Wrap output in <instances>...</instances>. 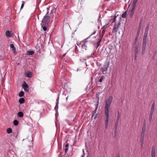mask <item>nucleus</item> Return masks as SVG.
Here are the masks:
<instances>
[{
	"label": "nucleus",
	"instance_id": "f257e3e1",
	"mask_svg": "<svg viewBox=\"0 0 157 157\" xmlns=\"http://www.w3.org/2000/svg\"><path fill=\"white\" fill-rule=\"evenodd\" d=\"M113 99V97L112 96H110L105 101V125L106 129L107 128L108 126L109 118V108L112 101Z\"/></svg>",
	"mask_w": 157,
	"mask_h": 157
},
{
	"label": "nucleus",
	"instance_id": "f03ea898",
	"mask_svg": "<svg viewBox=\"0 0 157 157\" xmlns=\"http://www.w3.org/2000/svg\"><path fill=\"white\" fill-rule=\"evenodd\" d=\"M139 46L138 43H137V40H134V48L135 49V56L134 58L136 60L138 55V47Z\"/></svg>",
	"mask_w": 157,
	"mask_h": 157
},
{
	"label": "nucleus",
	"instance_id": "7ed1b4c3",
	"mask_svg": "<svg viewBox=\"0 0 157 157\" xmlns=\"http://www.w3.org/2000/svg\"><path fill=\"white\" fill-rule=\"evenodd\" d=\"M138 1V0H133L132 4V8L130 12V16L131 18H132L133 15L134 11L136 7V4Z\"/></svg>",
	"mask_w": 157,
	"mask_h": 157
},
{
	"label": "nucleus",
	"instance_id": "20e7f679",
	"mask_svg": "<svg viewBox=\"0 0 157 157\" xmlns=\"http://www.w3.org/2000/svg\"><path fill=\"white\" fill-rule=\"evenodd\" d=\"M48 11L47 12L46 15L44 17L42 21V23L43 25H47L49 22V17L47 16V14L48 13Z\"/></svg>",
	"mask_w": 157,
	"mask_h": 157
},
{
	"label": "nucleus",
	"instance_id": "39448f33",
	"mask_svg": "<svg viewBox=\"0 0 157 157\" xmlns=\"http://www.w3.org/2000/svg\"><path fill=\"white\" fill-rule=\"evenodd\" d=\"M121 23L120 22L116 23L114 25L113 28L112 30V33H116L118 30V29L120 26Z\"/></svg>",
	"mask_w": 157,
	"mask_h": 157
},
{
	"label": "nucleus",
	"instance_id": "423d86ee",
	"mask_svg": "<svg viewBox=\"0 0 157 157\" xmlns=\"http://www.w3.org/2000/svg\"><path fill=\"white\" fill-rule=\"evenodd\" d=\"M155 106V103L154 102L152 104L151 107L150 112V121H151L152 118V115L154 110V108Z\"/></svg>",
	"mask_w": 157,
	"mask_h": 157
},
{
	"label": "nucleus",
	"instance_id": "0eeeda50",
	"mask_svg": "<svg viewBox=\"0 0 157 157\" xmlns=\"http://www.w3.org/2000/svg\"><path fill=\"white\" fill-rule=\"evenodd\" d=\"M146 124L145 122H144V125L142 128L141 136H144L145 135V132L146 130Z\"/></svg>",
	"mask_w": 157,
	"mask_h": 157
},
{
	"label": "nucleus",
	"instance_id": "6e6552de",
	"mask_svg": "<svg viewBox=\"0 0 157 157\" xmlns=\"http://www.w3.org/2000/svg\"><path fill=\"white\" fill-rule=\"evenodd\" d=\"M96 31H94L89 37H87L86 39L85 40H83L81 42H80V43H77V45H80L81 44H83L84 42H85V41L87 40V39H88L92 35H94L95 33H96Z\"/></svg>",
	"mask_w": 157,
	"mask_h": 157
},
{
	"label": "nucleus",
	"instance_id": "1a4fd4ad",
	"mask_svg": "<svg viewBox=\"0 0 157 157\" xmlns=\"http://www.w3.org/2000/svg\"><path fill=\"white\" fill-rule=\"evenodd\" d=\"M87 42V41H86V40L84 43L82 44V48L83 51L86 50H87V44H86V42Z\"/></svg>",
	"mask_w": 157,
	"mask_h": 157
},
{
	"label": "nucleus",
	"instance_id": "9d476101",
	"mask_svg": "<svg viewBox=\"0 0 157 157\" xmlns=\"http://www.w3.org/2000/svg\"><path fill=\"white\" fill-rule=\"evenodd\" d=\"M118 122H119V121H116V122L115 123V129L114 132V135H115L114 136H116V134L117 133V126H118Z\"/></svg>",
	"mask_w": 157,
	"mask_h": 157
},
{
	"label": "nucleus",
	"instance_id": "9b49d317",
	"mask_svg": "<svg viewBox=\"0 0 157 157\" xmlns=\"http://www.w3.org/2000/svg\"><path fill=\"white\" fill-rule=\"evenodd\" d=\"M102 38H101L99 39L98 40V41L96 43H95L94 44V46H96V49H97L98 47L100 45V43L101 41Z\"/></svg>",
	"mask_w": 157,
	"mask_h": 157
},
{
	"label": "nucleus",
	"instance_id": "f8f14e48",
	"mask_svg": "<svg viewBox=\"0 0 157 157\" xmlns=\"http://www.w3.org/2000/svg\"><path fill=\"white\" fill-rule=\"evenodd\" d=\"M151 157H155V149L154 147H152V148Z\"/></svg>",
	"mask_w": 157,
	"mask_h": 157
},
{
	"label": "nucleus",
	"instance_id": "ddd939ff",
	"mask_svg": "<svg viewBox=\"0 0 157 157\" xmlns=\"http://www.w3.org/2000/svg\"><path fill=\"white\" fill-rule=\"evenodd\" d=\"M110 22H111V23H114L116 21V18L117 17V16L116 15L113 16V17H111Z\"/></svg>",
	"mask_w": 157,
	"mask_h": 157
},
{
	"label": "nucleus",
	"instance_id": "4468645a",
	"mask_svg": "<svg viewBox=\"0 0 157 157\" xmlns=\"http://www.w3.org/2000/svg\"><path fill=\"white\" fill-rule=\"evenodd\" d=\"M25 74L26 77L31 78L32 76V73L30 71H27Z\"/></svg>",
	"mask_w": 157,
	"mask_h": 157
},
{
	"label": "nucleus",
	"instance_id": "2eb2a0df",
	"mask_svg": "<svg viewBox=\"0 0 157 157\" xmlns=\"http://www.w3.org/2000/svg\"><path fill=\"white\" fill-rule=\"evenodd\" d=\"M107 67H103L101 69V72L103 74H105L107 71Z\"/></svg>",
	"mask_w": 157,
	"mask_h": 157
},
{
	"label": "nucleus",
	"instance_id": "dca6fc26",
	"mask_svg": "<svg viewBox=\"0 0 157 157\" xmlns=\"http://www.w3.org/2000/svg\"><path fill=\"white\" fill-rule=\"evenodd\" d=\"M144 139V136H141L140 139V143L141 144V146L142 147L143 144V141Z\"/></svg>",
	"mask_w": 157,
	"mask_h": 157
},
{
	"label": "nucleus",
	"instance_id": "f3484780",
	"mask_svg": "<svg viewBox=\"0 0 157 157\" xmlns=\"http://www.w3.org/2000/svg\"><path fill=\"white\" fill-rule=\"evenodd\" d=\"M22 86L24 89H25L26 88H28L29 87L28 85L25 81L23 83L22 85Z\"/></svg>",
	"mask_w": 157,
	"mask_h": 157
},
{
	"label": "nucleus",
	"instance_id": "a211bd4d",
	"mask_svg": "<svg viewBox=\"0 0 157 157\" xmlns=\"http://www.w3.org/2000/svg\"><path fill=\"white\" fill-rule=\"evenodd\" d=\"M128 11V9L125 11L122 14L121 17L123 18H126L127 17V12Z\"/></svg>",
	"mask_w": 157,
	"mask_h": 157
},
{
	"label": "nucleus",
	"instance_id": "6ab92c4d",
	"mask_svg": "<svg viewBox=\"0 0 157 157\" xmlns=\"http://www.w3.org/2000/svg\"><path fill=\"white\" fill-rule=\"evenodd\" d=\"M10 47L12 49L13 51L14 52L16 51V48L13 44H10Z\"/></svg>",
	"mask_w": 157,
	"mask_h": 157
},
{
	"label": "nucleus",
	"instance_id": "aec40b11",
	"mask_svg": "<svg viewBox=\"0 0 157 157\" xmlns=\"http://www.w3.org/2000/svg\"><path fill=\"white\" fill-rule=\"evenodd\" d=\"M34 52L33 51H28L27 52V55H32L34 54Z\"/></svg>",
	"mask_w": 157,
	"mask_h": 157
},
{
	"label": "nucleus",
	"instance_id": "412c9836",
	"mask_svg": "<svg viewBox=\"0 0 157 157\" xmlns=\"http://www.w3.org/2000/svg\"><path fill=\"white\" fill-rule=\"evenodd\" d=\"M98 106L97 105L96 107V108H95V109L94 110L93 112V113H92V118H93V117L96 114V112H97V109H98Z\"/></svg>",
	"mask_w": 157,
	"mask_h": 157
},
{
	"label": "nucleus",
	"instance_id": "4be33fe9",
	"mask_svg": "<svg viewBox=\"0 0 157 157\" xmlns=\"http://www.w3.org/2000/svg\"><path fill=\"white\" fill-rule=\"evenodd\" d=\"M19 101L20 104H22L24 102L25 99L23 98H21L19 99Z\"/></svg>",
	"mask_w": 157,
	"mask_h": 157
},
{
	"label": "nucleus",
	"instance_id": "5701e85b",
	"mask_svg": "<svg viewBox=\"0 0 157 157\" xmlns=\"http://www.w3.org/2000/svg\"><path fill=\"white\" fill-rule=\"evenodd\" d=\"M24 115L23 113L21 111L19 112L18 113V116L19 117H23Z\"/></svg>",
	"mask_w": 157,
	"mask_h": 157
},
{
	"label": "nucleus",
	"instance_id": "b1692460",
	"mask_svg": "<svg viewBox=\"0 0 157 157\" xmlns=\"http://www.w3.org/2000/svg\"><path fill=\"white\" fill-rule=\"evenodd\" d=\"M24 95V92L23 91H21L19 94V97H22Z\"/></svg>",
	"mask_w": 157,
	"mask_h": 157
},
{
	"label": "nucleus",
	"instance_id": "393cba45",
	"mask_svg": "<svg viewBox=\"0 0 157 157\" xmlns=\"http://www.w3.org/2000/svg\"><path fill=\"white\" fill-rule=\"evenodd\" d=\"M8 134H10L12 132V129L10 128H8L6 130Z\"/></svg>",
	"mask_w": 157,
	"mask_h": 157
},
{
	"label": "nucleus",
	"instance_id": "a878e982",
	"mask_svg": "<svg viewBox=\"0 0 157 157\" xmlns=\"http://www.w3.org/2000/svg\"><path fill=\"white\" fill-rule=\"evenodd\" d=\"M120 116H121L120 113L119 112H118L116 121H119L120 119Z\"/></svg>",
	"mask_w": 157,
	"mask_h": 157
},
{
	"label": "nucleus",
	"instance_id": "bb28decb",
	"mask_svg": "<svg viewBox=\"0 0 157 157\" xmlns=\"http://www.w3.org/2000/svg\"><path fill=\"white\" fill-rule=\"evenodd\" d=\"M13 124L15 126H17L18 124V121L17 120H14L13 121Z\"/></svg>",
	"mask_w": 157,
	"mask_h": 157
},
{
	"label": "nucleus",
	"instance_id": "cd10ccee",
	"mask_svg": "<svg viewBox=\"0 0 157 157\" xmlns=\"http://www.w3.org/2000/svg\"><path fill=\"white\" fill-rule=\"evenodd\" d=\"M146 46H142V53L144 54L145 52Z\"/></svg>",
	"mask_w": 157,
	"mask_h": 157
},
{
	"label": "nucleus",
	"instance_id": "c85d7f7f",
	"mask_svg": "<svg viewBox=\"0 0 157 157\" xmlns=\"http://www.w3.org/2000/svg\"><path fill=\"white\" fill-rule=\"evenodd\" d=\"M6 35L7 36H10V32L9 30H6Z\"/></svg>",
	"mask_w": 157,
	"mask_h": 157
},
{
	"label": "nucleus",
	"instance_id": "c756f323",
	"mask_svg": "<svg viewBox=\"0 0 157 157\" xmlns=\"http://www.w3.org/2000/svg\"><path fill=\"white\" fill-rule=\"evenodd\" d=\"M105 77L104 76H102L99 80V82H102L103 80L105 79Z\"/></svg>",
	"mask_w": 157,
	"mask_h": 157
},
{
	"label": "nucleus",
	"instance_id": "7c9ffc66",
	"mask_svg": "<svg viewBox=\"0 0 157 157\" xmlns=\"http://www.w3.org/2000/svg\"><path fill=\"white\" fill-rule=\"evenodd\" d=\"M148 33H147L144 32V36L143 38V39L146 40V37L148 35Z\"/></svg>",
	"mask_w": 157,
	"mask_h": 157
},
{
	"label": "nucleus",
	"instance_id": "2f4dec72",
	"mask_svg": "<svg viewBox=\"0 0 157 157\" xmlns=\"http://www.w3.org/2000/svg\"><path fill=\"white\" fill-rule=\"evenodd\" d=\"M146 46V40L143 39V43L142 46Z\"/></svg>",
	"mask_w": 157,
	"mask_h": 157
},
{
	"label": "nucleus",
	"instance_id": "473e14b6",
	"mask_svg": "<svg viewBox=\"0 0 157 157\" xmlns=\"http://www.w3.org/2000/svg\"><path fill=\"white\" fill-rule=\"evenodd\" d=\"M46 25H42V24H41V26L42 27L44 31H45L47 30V27H46Z\"/></svg>",
	"mask_w": 157,
	"mask_h": 157
},
{
	"label": "nucleus",
	"instance_id": "72a5a7b5",
	"mask_svg": "<svg viewBox=\"0 0 157 157\" xmlns=\"http://www.w3.org/2000/svg\"><path fill=\"white\" fill-rule=\"evenodd\" d=\"M59 103L56 102V105L55 107V109L56 110V111L57 112V109L58 108V105Z\"/></svg>",
	"mask_w": 157,
	"mask_h": 157
},
{
	"label": "nucleus",
	"instance_id": "f704fd0d",
	"mask_svg": "<svg viewBox=\"0 0 157 157\" xmlns=\"http://www.w3.org/2000/svg\"><path fill=\"white\" fill-rule=\"evenodd\" d=\"M149 29V25H148L145 28V30L144 32L148 33V31Z\"/></svg>",
	"mask_w": 157,
	"mask_h": 157
},
{
	"label": "nucleus",
	"instance_id": "c9c22d12",
	"mask_svg": "<svg viewBox=\"0 0 157 157\" xmlns=\"http://www.w3.org/2000/svg\"><path fill=\"white\" fill-rule=\"evenodd\" d=\"M55 12V10H54V9H53L52 8V9L51 10V13H50V15H51V16H52V15L53 14V13Z\"/></svg>",
	"mask_w": 157,
	"mask_h": 157
},
{
	"label": "nucleus",
	"instance_id": "e433bc0d",
	"mask_svg": "<svg viewBox=\"0 0 157 157\" xmlns=\"http://www.w3.org/2000/svg\"><path fill=\"white\" fill-rule=\"evenodd\" d=\"M105 29H103L102 30V33H101V38H102L103 36H104V34H105Z\"/></svg>",
	"mask_w": 157,
	"mask_h": 157
},
{
	"label": "nucleus",
	"instance_id": "4c0bfd02",
	"mask_svg": "<svg viewBox=\"0 0 157 157\" xmlns=\"http://www.w3.org/2000/svg\"><path fill=\"white\" fill-rule=\"evenodd\" d=\"M94 52H93V53H92L91 54L90 56H89L87 57L88 58H94Z\"/></svg>",
	"mask_w": 157,
	"mask_h": 157
},
{
	"label": "nucleus",
	"instance_id": "58836bf2",
	"mask_svg": "<svg viewBox=\"0 0 157 157\" xmlns=\"http://www.w3.org/2000/svg\"><path fill=\"white\" fill-rule=\"evenodd\" d=\"M59 94H58V97L56 99V102L59 103Z\"/></svg>",
	"mask_w": 157,
	"mask_h": 157
},
{
	"label": "nucleus",
	"instance_id": "ea45409f",
	"mask_svg": "<svg viewBox=\"0 0 157 157\" xmlns=\"http://www.w3.org/2000/svg\"><path fill=\"white\" fill-rule=\"evenodd\" d=\"M25 91H26L27 92H28L29 91V89L28 88H26L25 89H24Z\"/></svg>",
	"mask_w": 157,
	"mask_h": 157
},
{
	"label": "nucleus",
	"instance_id": "a19ab883",
	"mask_svg": "<svg viewBox=\"0 0 157 157\" xmlns=\"http://www.w3.org/2000/svg\"><path fill=\"white\" fill-rule=\"evenodd\" d=\"M142 21H141L139 24V27H140L141 28V26H142Z\"/></svg>",
	"mask_w": 157,
	"mask_h": 157
},
{
	"label": "nucleus",
	"instance_id": "79ce46f5",
	"mask_svg": "<svg viewBox=\"0 0 157 157\" xmlns=\"http://www.w3.org/2000/svg\"><path fill=\"white\" fill-rule=\"evenodd\" d=\"M83 154L81 156V157H84L85 156V154L84 153V150H83Z\"/></svg>",
	"mask_w": 157,
	"mask_h": 157
},
{
	"label": "nucleus",
	"instance_id": "37998d69",
	"mask_svg": "<svg viewBox=\"0 0 157 157\" xmlns=\"http://www.w3.org/2000/svg\"><path fill=\"white\" fill-rule=\"evenodd\" d=\"M68 150V148H66L65 149V153H66L67 152V151Z\"/></svg>",
	"mask_w": 157,
	"mask_h": 157
},
{
	"label": "nucleus",
	"instance_id": "c03bdc74",
	"mask_svg": "<svg viewBox=\"0 0 157 157\" xmlns=\"http://www.w3.org/2000/svg\"><path fill=\"white\" fill-rule=\"evenodd\" d=\"M138 36H136L135 37V40H137L138 39Z\"/></svg>",
	"mask_w": 157,
	"mask_h": 157
},
{
	"label": "nucleus",
	"instance_id": "a18cd8bd",
	"mask_svg": "<svg viewBox=\"0 0 157 157\" xmlns=\"http://www.w3.org/2000/svg\"><path fill=\"white\" fill-rule=\"evenodd\" d=\"M24 6V3L22 4L21 5V9H22L23 8Z\"/></svg>",
	"mask_w": 157,
	"mask_h": 157
},
{
	"label": "nucleus",
	"instance_id": "49530a36",
	"mask_svg": "<svg viewBox=\"0 0 157 157\" xmlns=\"http://www.w3.org/2000/svg\"><path fill=\"white\" fill-rule=\"evenodd\" d=\"M140 31H138L137 32V36H138L139 34H140Z\"/></svg>",
	"mask_w": 157,
	"mask_h": 157
},
{
	"label": "nucleus",
	"instance_id": "de8ad7c7",
	"mask_svg": "<svg viewBox=\"0 0 157 157\" xmlns=\"http://www.w3.org/2000/svg\"><path fill=\"white\" fill-rule=\"evenodd\" d=\"M100 18H101V17L100 16V17H99V19L98 20V23H99V22H101V20L100 19Z\"/></svg>",
	"mask_w": 157,
	"mask_h": 157
},
{
	"label": "nucleus",
	"instance_id": "09e8293b",
	"mask_svg": "<svg viewBox=\"0 0 157 157\" xmlns=\"http://www.w3.org/2000/svg\"><path fill=\"white\" fill-rule=\"evenodd\" d=\"M68 144H66L65 145V147L66 148H68Z\"/></svg>",
	"mask_w": 157,
	"mask_h": 157
},
{
	"label": "nucleus",
	"instance_id": "8fccbe9b",
	"mask_svg": "<svg viewBox=\"0 0 157 157\" xmlns=\"http://www.w3.org/2000/svg\"><path fill=\"white\" fill-rule=\"evenodd\" d=\"M141 28L140 27H139L138 29V31H140V30L141 29Z\"/></svg>",
	"mask_w": 157,
	"mask_h": 157
},
{
	"label": "nucleus",
	"instance_id": "3c124183",
	"mask_svg": "<svg viewBox=\"0 0 157 157\" xmlns=\"http://www.w3.org/2000/svg\"><path fill=\"white\" fill-rule=\"evenodd\" d=\"M97 114H96V115H95V117H94V119H96V117H97Z\"/></svg>",
	"mask_w": 157,
	"mask_h": 157
},
{
	"label": "nucleus",
	"instance_id": "603ef678",
	"mask_svg": "<svg viewBox=\"0 0 157 157\" xmlns=\"http://www.w3.org/2000/svg\"><path fill=\"white\" fill-rule=\"evenodd\" d=\"M107 25V26H109L110 25V24H109V23H108L107 25Z\"/></svg>",
	"mask_w": 157,
	"mask_h": 157
},
{
	"label": "nucleus",
	"instance_id": "864d4df0",
	"mask_svg": "<svg viewBox=\"0 0 157 157\" xmlns=\"http://www.w3.org/2000/svg\"><path fill=\"white\" fill-rule=\"evenodd\" d=\"M68 99V97H67L66 98V101H67Z\"/></svg>",
	"mask_w": 157,
	"mask_h": 157
},
{
	"label": "nucleus",
	"instance_id": "5fc2aeb1",
	"mask_svg": "<svg viewBox=\"0 0 157 157\" xmlns=\"http://www.w3.org/2000/svg\"><path fill=\"white\" fill-rule=\"evenodd\" d=\"M117 157H120V155H117Z\"/></svg>",
	"mask_w": 157,
	"mask_h": 157
},
{
	"label": "nucleus",
	"instance_id": "6e6d98bb",
	"mask_svg": "<svg viewBox=\"0 0 157 157\" xmlns=\"http://www.w3.org/2000/svg\"><path fill=\"white\" fill-rule=\"evenodd\" d=\"M79 68H78L77 70V71H79Z\"/></svg>",
	"mask_w": 157,
	"mask_h": 157
},
{
	"label": "nucleus",
	"instance_id": "4d7b16f0",
	"mask_svg": "<svg viewBox=\"0 0 157 157\" xmlns=\"http://www.w3.org/2000/svg\"><path fill=\"white\" fill-rule=\"evenodd\" d=\"M130 6V4L128 5V9L129 8Z\"/></svg>",
	"mask_w": 157,
	"mask_h": 157
},
{
	"label": "nucleus",
	"instance_id": "13d9d810",
	"mask_svg": "<svg viewBox=\"0 0 157 157\" xmlns=\"http://www.w3.org/2000/svg\"><path fill=\"white\" fill-rule=\"evenodd\" d=\"M126 20L125 22V23H124V24H125L126 23Z\"/></svg>",
	"mask_w": 157,
	"mask_h": 157
},
{
	"label": "nucleus",
	"instance_id": "bf43d9fd",
	"mask_svg": "<svg viewBox=\"0 0 157 157\" xmlns=\"http://www.w3.org/2000/svg\"><path fill=\"white\" fill-rule=\"evenodd\" d=\"M30 137V138H32V136H31V137Z\"/></svg>",
	"mask_w": 157,
	"mask_h": 157
},
{
	"label": "nucleus",
	"instance_id": "052dcab7",
	"mask_svg": "<svg viewBox=\"0 0 157 157\" xmlns=\"http://www.w3.org/2000/svg\"><path fill=\"white\" fill-rule=\"evenodd\" d=\"M94 38H96V36H95V37H94Z\"/></svg>",
	"mask_w": 157,
	"mask_h": 157
},
{
	"label": "nucleus",
	"instance_id": "680f3d73",
	"mask_svg": "<svg viewBox=\"0 0 157 157\" xmlns=\"http://www.w3.org/2000/svg\"><path fill=\"white\" fill-rule=\"evenodd\" d=\"M80 61H82V60H81V59H80Z\"/></svg>",
	"mask_w": 157,
	"mask_h": 157
},
{
	"label": "nucleus",
	"instance_id": "e2e57ef3",
	"mask_svg": "<svg viewBox=\"0 0 157 157\" xmlns=\"http://www.w3.org/2000/svg\"><path fill=\"white\" fill-rule=\"evenodd\" d=\"M75 48H77V46H75Z\"/></svg>",
	"mask_w": 157,
	"mask_h": 157
},
{
	"label": "nucleus",
	"instance_id": "0e129e2a",
	"mask_svg": "<svg viewBox=\"0 0 157 157\" xmlns=\"http://www.w3.org/2000/svg\"><path fill=\"white\" fill-rule=\"evenodd\" d=\"M126 0H125V1H126Z\"/></svg>",
	"mask_w": 157,
	"mask_h": 157
}]
</instances>
